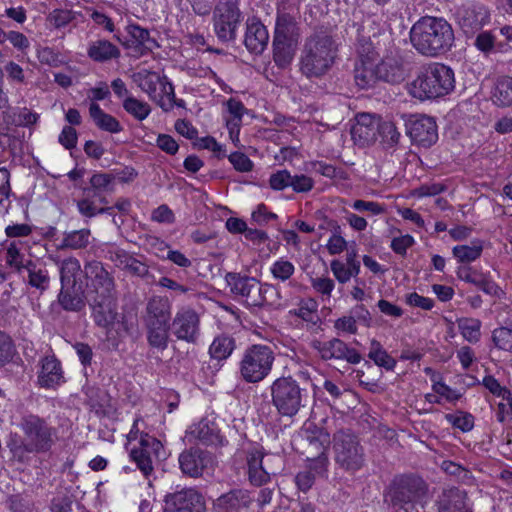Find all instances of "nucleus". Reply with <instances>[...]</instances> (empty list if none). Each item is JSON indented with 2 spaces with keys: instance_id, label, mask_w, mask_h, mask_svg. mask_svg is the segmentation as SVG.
<instances>
[{
  "instance_id": "obj_43",
  "label": "nucleus",
  "mask_w": 512,
  "mask_h": 512,
  "mask_svg": "<svg viewBox=\"0 0 512 512\" xmlns=\"http://www.w3.org/2000/svg\"><path fill=\"white\" fill-rule=\"evenodd\" d=\"M235 349V340L228 335L217 336L209 347V353L213 359H227Z\"/></svg>"
},
{
  "instance_id": "obj_53",
  "label": "nucleus",
  "mask_w": 512,
  "mask_h": 512,
  "mask_svg": "<svg viewBox=\"0 0 512 512\" xmlns=\"http://www.w3.org/2000/svg\"><path fill=\"white\" fill-rule=\"evenodd\" d=\"M114 176L109 173H95L90 178L92 196H99V192H112Z\"/></svg>"
},
{
  "instance_id": "obj_11",
  "label": "nucleus",
  "mask_w": 512,
  "mask_h": 512,
  "mask_svg": "<svg viewBox=\"0 0 512 512\" xmlns=\"http://www.w3.org/2000/svg\"><path fill=\"white\" fill-rule=\"evenodd\" d=\"M19 427L24 439L36 453L50 451L57 440V430L38 415L28 414L21 418Z\"/></svg>"
},
{
  "instance_id": "obj_46",
  "label": "nucleus",
  "mask_w": 512,
  "mask_h": 512,
  "mask_svg": "<svg viewBox=\"0 0 512 512\" xmlns=\"http://www.w3.org/2000/svg\"><path fill=\"white\" fill-rule=\"evenodd\" d=\"M483 251L480 241H473L471 245H458L453 247V256L461 263H470L477 260Z\"/></svg>"
},
{
  "instance_id": "obj_1",
  "label": "nucleus",
  "mask_w": 512,
  "mask_h": 512,
  "mask_svg": "<svg viewBox=\"0 0 512 512\" xmlns=\"http://www.w3.org/2000/svg\"><path fill=\"white\" fill-rule=\"evenodd\" d=\"M429 497V484L415 474L396 475L383 492L392 512H424Z\"/></svg>"
},
{
  "instance_id": "obj_51",
  "label": "nucleus",
  "mask_w": 512,
  "mask_h": 512,
  "mask_svg": "<svg viewBox=\"0 0 512 512\" xmlns=\"http://www.w3.org/2000/svg\"><path fill=\"white\" fill-rule=\"evenodd\" d=\"M269 270L275 280L286 282L294 275L295 266L292 262L282 257L273 262Z\"/></svg>"
},
{
  "instance_id": "obj_31",
  "label": "nucleus",
  "mask_w": 512,
  "mask_h": 512,
  "mask_svg": "<svg viewBox=\"0 0 512 512\" xmlns=\"http://www.w3.org/2000/svg\"><path fill=\"white\" fill-rule=\"evenodd\" d=\"M379 132V120L369 114H361L351 129V135L355 142L362 145L373 143L377 140Z\"/></svg>"
},
{
  "instance_id": "obj_62",
  "label": "nucleus",
  "mask_w": 512,
  "mask_h": 512,
  "mask_svg": "<svg viewBox=\"0 0 512 512\" xmlns=\"http://www.w3.org/2000/svg\"><path fill=\"white\" fill-rule=\"evenodd\" d=\"M290 180L291 173L288 170H278L277 172L271 174L269 178V185L271 189L281 191L290 187Z\"/></svg>"
},
{
  "instance_id": "obj_33",
  "label": "nucleus",
  "mask_w": 512,
  "mask_h": 512,
  "mask_svg": "<svg viewBox=\"0 0 512 512\" xmlns=\"http://www.w3.org/2000/svg\"><path fill=\"white\" fill-rule=\"evenodd\" d=\"M127 32L130 36L127 46L140 54H145L158 47L156 41L150 37L149 31L137 24L128 25Z\"/></svg>"
},
{
  "instance_id": "obj_23",
  "label": "nucleus",
  "mask_w": 512,
  "mask_h": 512,
  "mask_svg": "<svg viewBox=\"0 0 512 512\" xmlns=\"http://www.w3.org/2000/svg\"><path fill=\"white\" fill-rule=\"evenodd\" d=\"M437 512H472L467 493L457 487L445 488L436 500Z\"/></svg>"
},
{
  "instance_id": "obj_36",
  "label": "nucleus",
  "mask_w": 512,
  "mask_h": 512,
  "mask_svg": "<svg viewBox=\"0 0 512 512\" xmlns=\"http://www.w3.org/2000/svg\"><path fill=\"white\" fill-rule=\"evenodd\" d=\"M299 28L294 16L286 12H278L274 38L297 41Z\"/></svg>"
},
{
  "instance_id": "obj_45",
  "label": "nucleus",
  "mask_w": 512,
  "mask_h": 512,
  "mask_svg": "<svg viewBox=\"0 0 512 512\" xmlns=\"http://www.w3.org/2000/svg\"><path fill=\"white\" fill-rule=\"evenodd\" d=\"M368 357L379 367H383L388 371L394 370L396 360L383 349L381 343L377 340H372L370 343Z\"/></svg>"
},
{
  "instance_id": "obj_10",
  "label": "nucleus",
  "mask_w": 512,
  "mask_h": 512,
  "mask_svg": "<svg viewBox=\"0 0 512 512\" xmlns=\"http://www.w3.org/2000/svg\"><path fill=\"white\" fill-rule=\"evenodd\" d=\"M239 0H219L213 11V30L219 42L228 44L237 38L244 19Z\"/></svg>"
},
{
  "instance_id": "obj_14",
  "label": "nucleus",
  "mask_w": 512,
  "mask_h": 512,
  "mask_svg": "<svg viewBox=\"0 0 512 512\" xmlns=\"http://www.w3.org/2000/svg\"><path fill=\"white\" fill-rule=\"evenodd\" d=\"M200 315L190 306L178 308L172 319V334L177 340L195 344L200 338Z\"/></svg>"
},
{
  "instance_id": "obj_20",
  "label": "nucleus",
  "mask_w": 512,
  "mask_h": 512,
  "mask_svg": "<svg viewBox=\"0 0 512 512\" xmlns=\"http://www.w3.org/2000/svg\"><path fill=\"white\" fill-rule=\"evenodd\" d=\"M203 506V496L198 491L184 488L165 496L163 512H194Z\"/></svg>"
},
{
  "instance_id": "obj_22",
  "label": "nucleus",
  "mask_w": 512,
  "mask_h": 512,
  "mask_svg": "<svg viewBox=\"0 0 512 512\" xmlns=\"http://www.w3.org/2000/svg\"><path fill=\"white\" fill-rule=\"evenodd\" d=\"M273 458L275 457L263 455L260 451H254L248 455V477L251 484L261 486L270 480V475L275 474V470L270 465Z\"/></svg>"
},
{
  "instance_id": "obj_4",
  "label": "nucleus",
  "mask_w": 512,
  "mask_h": 512,
  "mask_svg": "<svg viewBox=\"0 0 512 512\" xmlns=\"http://www.w3.org/2000/svg\"><path fill=\"white\" fill-rule=\"evenodd\" d=\"M225 280L230 287L231 293L242 298L245 303L253 307L277 306L279 303V292L272 284L261 283L255 277L229 272Z\"/></svg>"
},
{
  "instance_id": "obj_54",
  "label": "nucleus",
  "mask_w": 512,
  "mask_h": 512,
  "mask_svg": "<svg viewBox=\"0 0 512 512\" xmlns=\"http://www.w3.org/2000/svg\"><path fill=\"white\" fill-rule=\"evenodd\" d=\"M21 254L20 249L17 246L16 242H12L6 251V263L15 270V272L21 273L23 267L25 266V262L29 261Z\"/></svg>"
},
{
  "instance_id": "obj_50",
  "label": "nucleus",
  "mask_w": 512,
  "mask_h": 512,
  "mask_svg": "<svg viewBox=\"0 0 512 512\" xmlns=\"http://www.w3.org/2000/svg\"><path fill=\"white\" fill-rule=\"evenodd\" d=\"M497 29L489 31H479L474 37V46L484 54L498 51V40L495 32Z\"/></svg>"
},
{
  "instance_id": "obj_15",
  "label": "nucleus",
  "mask_w": 512,
  "mask_h": 512,
  "mask_svg": "<svg viewBox=\"0 0 512 512\" xmlns=\"http://www.w3.org/2000/svg\"><path fill=\"white\" fill-rule=\"evenodd\" d=\"M380 54V52H370L367 46H362L360 51H357L358 60L354 67V81L360 89L374 88L379 82L376 61Z\"/></svg>"
},
{
  "instance_id": "obj_34",
  "label": "nucleus",
  "mask_w": 512,
  "mask_h": 512,
  "mask_svg": "<svg viewBox=\"0 0 512 512\" xmlns=\"http://www.w3.org/2000/svg\"><path fill=\"white\" fill-rule=\"evenodd\" d=\"M308 456L316 466L324 467L327 462L326 445L329 443V434L320 430L315 435L308 437Z\"/></svg>"
},
{
  "instance_id": "obj_41",
  "label": "nucleus",
  "mask_w": 512,
  "mask_h": 512,
  "mask_svg": "<svg viewBox=\"0 0 512 512\" xmlns=\"http://www.w3.org/2000/svg\"><path fill=\"white\" fill-rule=\"evenodd\" d=\"M61 285L82 284L78 282L82 270L79 260L75 257H69L62 260L59 264Z\"/></svg>"
},
{
  "instance_id": "obj_16",
  "label": "nucleus",
  "mask_w": 512,
  "mask_h": 512,
  "mask_svg": "<svg viewBox=\"0 0 512 512\" xmlns=\"http://www.w3.org/2000/svg\"><path fill=\"white\" fill-rule=\"evenodd\" d=\"M164 456L162 443L155 437L145 435L141 437L139 446L134 447L130 457L145 476L153 471V461L160 460Z\"/></svg>"
},
{
  "instance_id": "obj_13",
  "label": "nucleus",
  "mask_w": 512,
  "mask_h": 512,
  "mask_svg": "<svg viewBox=\"0 0 512 512\" xmlns=\"http://www.w3.org/2000/svg\"><path fill=\"white\" fill-rule=\"evenodd\" d=\"M457 22L467 37H474L484 26L490 23L489 9L481 3H466L456 12Z\"/></svg>"
},
{
  "instance_id": "obj_8",
  "label": "nucleus",
  "mask_w": 512,
  "mask_h": 512,
  "mask_svg": "<svg viewBox=\"0 0 512 512\" xmlns=\"http://www.w3.org/2000/svg\"><path fill=\"white\" fill-rule=\"evenodd\" d=\"M132 79L163 111L168 112L174 106L184 105L183 100H176L174 87L166 76L161 77L156 72L142 69L134 73Z\"/></svg>"
},
{
  "instance_id": "obj_6",
  "label": "nucleus",
  "mask_w": 512,
  "mask_h": 512,
  "mask_svg": "<svg viewBox=\"0 0 512 512\" xmlns=\"http://www.w3.org/2000/svg\"><path fill=\"white\" fill-rule=\"evenodd\" d=\"M270 394L273 406L284 417L295 416L308 399L307 390L291 376L275 379L270 386Z\"/></svg>"
},
{
  "instance_id": "obj_52",
  "label": "nucleus",
  "mask_w": 512,
  "mask_h": 512,
  "mask_svg": "<svg viewBox=\"0 0 512 512\" xmlns=\"http://www.w3.org/2000/svg\"><path fill=\"white\" fill-rule=\"evenodd\" d=\"M12 459L19 463H28L31 460V455L36 453L34 448L23 438L22 440H13L9 444Z\"/></svg>"
},
{
  "instance_id": "obj_25",
  "label": "nucleus",
  "mask_w": 512,
  "mask_h": 512,
  "mask_svg": "<svg viewBox=\"0 0 512 512\" xmlns=\"http://www.w3.org/2000/svg\"><path fill=\"white\" fill-rule=\"evenodd\" d=\"M253 502L249 491L244 489H233L222 494L213 502V509L216 512H240L247 509Z\"/></svg>"
},
{
  "instance_id": "obj_2",
  "label": "nucleus",
  "mask_w": 512,
  "mask_h": 512,
  "mask_svg": "<svg viewBox=\"0 0 512 512\" xmlns=\"http://www.w3.org/2000/svg\"><path fill=\"white\" fill-rule=\"evenodd\" d=\"M410 41L420 54L438 56L446 53L452 47L454 31L445 19L425 16L412 26Z\"/></svg>"
},
{
  "instance_id": "obj_59",
  "label": "nucleus",
  "mask_w": 512,
  "mask_h": 512,
  "mask_svg": "<svg viewBox=\"0 0 512 512\" xmlns=\"http://www.w3.org/2000/svg\"><path fill=\"white\" fill-rule=\"evenodd\" d=\"M442 470L451 475L455 476L458 480L462 482H467L472 478L469 470L452 461H443L441 464Z\"/></svg>"
},
{
  "instance_id": "obj_55",
  "label": "nucleus",
  "mask_w": 512,
  "mask_h": 512,
  "mask_svg": "<svg viewBox=\"0 0 512 512\" xmlns=\"http://www.w3.org/2000/svg\"><path fill=\"white\" fill-rule=\"evenodd\" d=\"M83 192L85 197L76 201L77 210L83 217L90 219L97 215V206L92 199L90 188H85Z\"/></svg>"
},
{
  "instance_id": "obj_61",
  "label": "nucleus",
  "mask_w": 512,
  "mask_h": 512,
  "mask_svg": "<svg viewBox=\"0 0 512 512\" xmlns=\"http://www.w3.org/2000/svg\"><path fill=\"white\" fill-rule=\"evenodd\" d=\"M290 183V187L296 193H307L314 187L313 179L304 174H291Z\"/></svg>"
},
{
  "instance_id": "obj_63",
  "label": "nucleus",
  "mask_w": 512,
  "mask_h": 512,
  "mask_svg": "<svg viewBox=\"0 0 512 512\" xmlns=\"http://www.w3.org/2000/svg\"><path fill=\"white\" fill-rule=\"evenodd\" d=\"M74 19V14L70 10L56 9L49 15V21L55 28L67 26Z\"/></svg>"
},
{
  "instance_id": "obj_5",
  "label": "nucleus",
  "mask_w": 512,
  "mask_h": 512,
  "mask_svg": "<svg viewBox=\"0 0 512 512\" xmlns=\"http://www.w3.org/2000/svg\"><path fill=\"white\" fill-rule=\"evenodd\" d=\"M454 87L453 70L442 63H431L423 67L413 80L410 92L421 100L434 99L449 94Z\"/></svg>"
},
{
  "instance_id": "obj_48",
  "label": "nucleus",
  "mask_w": 512,
  "mask_h": 512,
  "mask_svg": "<svg viewBox=\"0 0 512 512\" xmlns=\"http://www.w3.org/2000/svg\"><path fill=\"white\" fill-rule=\"evenodd\" d=\"M123 109L138 121L145 120L151 113L148 103L140 101L133 96H127L122 103Z\"/></svg>"
},
{
  "instance_id": "obj_49",
  "label": "nucleus",
  "mask_w": 512,
  "mask_h": 512,
  "mask_svg": "<svg viewBox=\"0 0 512 512\" xmlns=\"http://www.w3.org/2000/svg\"><path fill=\"white\" fill-rule=\"evenodd\" d=\"M148 345L158 351L167 349L170 340L171 328H145Z\"/></svg>"
},
{
  "instance_id": "obj_19",
  "label": "nucleus",
  "mask_w": 512,
  "mask_h": 512,
  "mask_svg": "<svg viewBox=\"0 0 512 512\" xmlns=\"http://www.w3.org/2000/svg\"><path fill=\"white\" fill-rule=\"evenodd\" d=\"M383 31L384 24L378 16H365L357 28L356 51H360L362 46H367L370 52L381 53L382 47L379 37Z\"/></svg>"
},
{
  "instance_id": "obj_60",
  "label": "nucleus",
  "mask_w": 512,
  "mask_h": 512,
  "mask_svg": "<svg viewBox=\"0 0 512 512\" xmlns=\"http://www.w3.org/2000/svg\"><path fill=\"white\" fill-rule=\"evenodd\" d=\"M447 420L462 432H469L474 427V417L470 413H461L459 415L448 414Z\"/></svg>"
},
{
  "instance_id": "obj_42",
  "label": "nucleus",
  "mask_w": 512,
  "mask_h": 512,
  "mask_svg": "<svg viewBox=\"0 0 512 512\" xmlns=\"http://www.w3.org/2000/svg\"><path fill=\"white\" fill-rule=\"evenodd\" d=\"M491 99L499 107L512 106V77H502L497 80Z\"/></svg>"
},
{
  "instance_id": "obj_30",
  "label": "nucleus",
  "mask_w": 512,
  "mask_h": 512,
  "mask_svg": "<svg viewBox=\"0 0 512 512\" xmlns=\"http://www.w3.org/2000/svg\"><path fill=\"white\" fill-rule=\"evenodd\" d=\"M85 290L82 284L61 285L58 303L63 310L80 312L86 305Z\"/></svg>"
},
{
  "instance_id": "obj_35",
  "label": "nucleus",
  "mask_w": 512,
  "mask_h": 512,
  "mask_svg": "<svg viewBox=\"0 0 512 512\" xmlns=\"http://www.w3.org/2000/svg\"><path fill=\"white\" fill-rule=\"evenodd\" d=\"M143 319H173L171 301L165 296H152L146 303Z\"/></svg>"
},
{
  "instance_id": "obj_58",
  "label": "nucleus",
  "mask_w": 512,
  "mask_h": 512,
  "mask_svg": "<svg viewBox=\"0 0 512 512\" xmlns=\"http://www.w3.org/2000/svg\"><path fill=\"white\" fill-rule=\"evenodd\" d=\"M378 135L382 138L383 142L388 145L396 144L400 137V133L397 131L395 124L390 121H379Z\"/></svg>"
},
{
  "instance_id": "obj_47",
  "label": "nucleus",
  "mask_w": 512,
  "mask_h": 512,
  "mask_svg": "<svg viewBox=\"0 0 512 512\" xmlns=\"http://www.w3.org/2000/svg\"><path fill=\"white\" fill-rule=\"evenodd\" d=\"M226 106L229 113V117L226 118V125L232 134L234 130H239L246 108L240 100L235 98H230L226 102Z\"/></svg>"
},
{
  "instance_id": "obj_38",
  "label": "nucleus",
  "mask_w": 512,
  "mask_h": 512,
  "mask_svg": "<svg viewBox=\"0 0 512 512\" xmlns=\"http://www.w3.org/2000/svg\"><path fill=\"white\" fill-rule=\"evenodd\" d=\"M88 56L96 62H106L120 56L119 48L106 39H98L89 43Z\"/></svg>"
},
{
  "instance_id": "obj_21",
  "label": "nucleus",
  "mask_w": 512,
  "mask_h": 512,
  "mask_svg": "<svg viewBox=\"0 0 512 512\" xmlns=\"http://www.w3.org/2000/svg\"><path fill=\"white\" fill-rule=\"evenodd\" d=\"M85 273L91 279L96 293L95 297H115V283L113 276L98 261H92L85 265Z\"/></svg>"
},
{
  "instance_id": "obj_3",
  "label": "nucleus",
  "mask_w": 512,
  "mask_h": 512,
  "mask_svg": "<svg viewBox=\"0 0 512 512\" xmlns=\"http://www.w3.org/2000/svg\"><path fill=\"white\" fill-rule=\"evenodd\" d=\"M337 47L333 38L324 33H316L305 40L300 55V71L308 78L321 77L334 64Z\"/></svg>"
},
{
  "instance_id": "obj_12",
  "label": "nucleus",
  "mask_w": 512,
  "mask_h": 512,
  "mask_svg": "<svg viewBox=\"0 0 512 512\" xmlns=\"http://www.w3.org/2000/svg\"><path fill=\"white\" fill-rule=\"evenodd\" d=\"M91 317L95 325L105 331L107 337L114 330L116 324H120L125 332H129L132 324H129L125 315L117 311L116 297H94L90 303Z\"/></svg>"
},
{
  "instance_id": "obj_9",
  "label": "nucleus",
  "mask_w": 512,
  "mask_h": 512,
  "mask_svg": "<svg viewBox=\"0 0 512 512\" xmlns=\"http://www.w3.org/2000/svg\"><path fill=\"white\" fill-rule=\"evenodd\" d=\"M332 448L334 461L339 469L354 474L364 466V448L354 434L343 430L336 432Z\"/></svg>"
},
{
  "instance_id": "obj_57",
  "label": "nucleus",
  "mask_w": 512,
  "mask_h": 512,
  "mask_svg": "<svg viewBox=\"0 0 512 512\" xmlns=\"http://www.w3.org/2000/svg\"><path fill=\"white\" fill-rule=\"evenodd\" d=\"M15 354V346L10 336L0 331V366L10 362Z\"/></svg>"
},
{
  "instance_id": "obj_18",
  "label": "nucleus",
  "mask_w": 512,
  "mask_h": 512,
  "mask_svg": "<svg viewBox=\"0 0 512 512\" xmlns=\"http://www.w3.org/2000/svg\"><path fill=\"white\" fill-rule=\"evenodd\" d=\"M406 131L411 140L424 147H430L438 139L437 125L432 117L410 115L406 120Z\"/></svg>"
},
{
  "instance_id": "obj_28",
  "label": "nucleus",
  "mask_w": 512,
  "mask_h": 512,
  "mask_svg": "<svg viewBox=\"0 0 512 512\" xmlns=\"http://www.w3.org/2000/svg\"><path fill=\"white\" fill-rule=\"evenodd\" d=\"M187 437L189 441H198L206 446L222 443L218 426L207 418H203L198 423L192 425L187 432Z\"/></svg>"
},
{
  "instance_id": "obj_17",
  "label": "nucleus",
  "mask_w": 512,
  "mask_h": 512,
  "mask_svg": "<svg viewBox=\"0 0 512 512\" xmlns=\"http://www.w3.org/2000/svg\"><path fill=\"white\" fill-rule=\"evenodd\" d=\"M312 347L318 352L324 361L344 360L350 364H358L362 360L361 354L349 347L343 340L332 338L327 341H314Z\"/></svg>"
},
{
  "instance_id": "obj_64",
  "label": "nucleus",
  "mask_w": 512,
  "mask_h": 512,
  "mask_svg": "<svg viewBox=\"0 0 512 512\" xmlns=\"http://www.w3.org/2000/svg\"><path fill=\"white\" fill-rule=\"evenodd\" d=\"M73 500L67 494H58L50 503L51 512H72Z\"/></svg>"
},
{
  "instance_id": "obj_37",
  "label": "nucleus",
  "mask_w": 512,
  "mask_h": 512,
  "mask_svg": "<svg viewBox=\"0 0 512 512\" xmlns=\"http://www.w3.org/2000/svg\"><path fill=\"white\" fill-rule=\"evenodd\" d=\"M89 114L97 128L109 133H119L123 130L120 122L112 115L104 112L96 102H91Z\"/></svg>"
},
{
  "instance_id": "obj_29",
  "label": "nucleus",
  "mask_w": 512,
  "mask_h": 512,
  "mask_svg": "<svg viewBox=\"0 0 512 512\" xmlns=\"http://www.w3.org/2000/svg\"><path fill=\"white\" fill-rule=\"evenodd\" d=\"M269 41L266 27L256 18L247 20L244 44L246 48L255 54H261Z\"/></svg>"
},
{
  "instance_id": "obj_27",
  "label": "nucleus",
  "mask_w": 512,
  "mask_h": 512,
  "mask_svg": "<svg viewBox=\"0 0 512 512\" xmlns=\"http://www.w3.org/2000/svg\"><path fill=\"white\" fill-rule=\"evenodd\" d=\"M24 283L31 288H34L42 294L50 286V276L46 267L32 259L25 262V266L21 273H18Z\"/></svg>"
},
{
  "instance_id": "obj_56",
  "label": "nucleus",
  "mask_w": 512,
  "mask_h": 512,
  "mask_svg": "<svg viewBox=\"0 0 512 512\" xmlns=\"http://www.w3.org/2000/svg\"><path fill=\"white\" fill-rule=\"evenodd\" d=\"M313 219L318 223L317 230L320 236H322L324 231L337 232L338 229H340V225L337 221L329 218L323 210L315 211Z\"/></svg>"
},
{
  "instance_id": "obj_32",
  "label": "nucleus",
  "mask_w": 512,
  "mask_h": 512,
  "mask_svg": "<svg viewBox=\"0 0 512 512\" xmlns=\"http://www.w3.org/2000/svg\"><path fill=\"white\" fill-rule=\"evenodd\" d=\"M62 382H64V376L60 362L55 356L44 357L38 374L39 385L43 388H55Z\"/></svg>"
},
{
  "instance_id": "obj_39",
  "label": "nucleus",
  "mask_w": 512,
  "mask_h": 512,
  "mask_svg": "<svg viewBox=\"0 0 512 512\" xmlns=\"http://www.w3.org/2000/svg\"><path fill=\"white\" fill-rule=\"evenodd\" d=\"M91 231L87 228L66 231L63 233L61 243L58 245V250H81L88 247L90 244Z\"/></svg>"
},
{
  "instance_id": "obj_40",
  "label": "nucleus",
  "mask_w": 512,
  "mask_h": 512,
  "mask_svg": "<svg viewBox=\"0 0 512 512\" xmlns=\"http://www.w3.org/2000/svg\"><path fill=\"white\" fill-rule=\"evenodd\" d=\"M297 41L283 39H273V58L278 67H287L295 53V45Z\"/></svg>"
},
{
  "instance_id": "obj_44",
  "label": "nucleus",
  "mask_w": 512,
  "mask_h": 512,
  "mask_svg": "<svg viewBox=\"0 0 512 512\" xmlns=\"http://www.w3.org/2000/svg\"><path fill=\"white\" fill-rule=\"evenodd\" d=\"M457 326L466 341L472 344L479 342L482 326L479 319L468 317L459 318L457 319Z\"/></svg>"
},
{
  "instance_id": "obj_26",
  "label": "nucleus",
  "mask_w": 512,
  "mask_h": 512,
  "mask_svg": "<svg viewBox=\"0 0 512 512\" xmlns=\"http://www.w3.org/2000/svg\"><path fill=\"white\" fill-rule=\"evenodd\" d=\"M379 81H385L392 84L401 83L406 78V70L402 59L393 53L383 56L380 61H376Z\"/></svg>"
},
{
  "instance_id": "obj_7",
  "label": "nucleus",
  "mask_w": 512,
  "mask_h": 512,
  "mask_svg": "<svg viewBox=\"0 0 512 512\" xmlns=\"http://www.w3.org/2000/svg\"><path fill=\"white\" fill-rule=\"evenodd\" d=\"M274 361L275 354L271 347L262 344L251 345L241 356L239 375L246 383H259L269 376Z\"/></svg>"
},
{
  "instance_id": "obj_24",
  "label": "nucleus",
  "mask_w": 512,
  "mask_h": 512,
  "mask_svg": "<svg viewBox=\"0 0 512 512\" xmlns=\"http://www.w3.org/2000/svg\"><path fill=\"white\" fill-rule=\"evenodd\" d=\"M211 462V456L207 451L200 448H190L183 451L179 456L181 471L190 477H199L203 470Z\"/></svg>"
}]
</instances>
